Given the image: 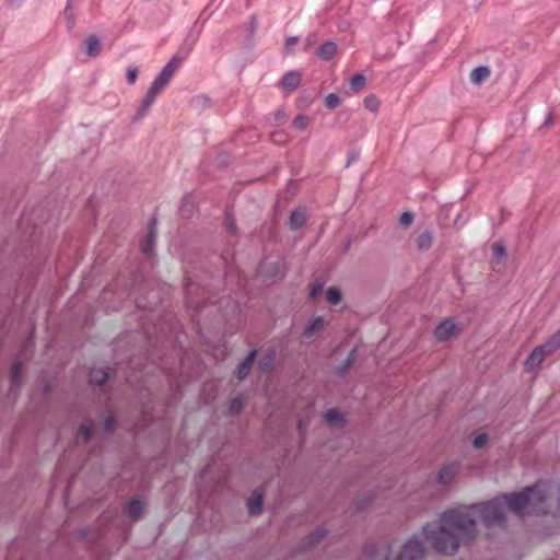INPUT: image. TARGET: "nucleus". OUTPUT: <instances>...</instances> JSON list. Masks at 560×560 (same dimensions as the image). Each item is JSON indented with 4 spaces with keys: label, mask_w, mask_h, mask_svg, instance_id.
<instances>
[{
    "label": "nucleus",
    "mask_w": 560,
    "mask_h": 560,
    "mask_svg": "<svg viewBox=\"0 0 560 560\" xmlns=\"http://www.w3.org/2000/svg\"><path fill=\"white\" fill-rule=\"evenodd\" d=\"M505 508L520 516L553 513L560 510V485L539 481L518 493L448 510L436 523L423 527L424 537L439 553L453 555L460 544L476 536L478 521L486 527L503 524Z\"/></svg>",
    "instance_id": "1"
},
{
    "label": "nucleus",
    "mask_w": 560,
    "mask_h": 560,
    "mask_svg": "<svg viewBox=\"0 0 560 560\" xmlns=\"http://www.w3.org/2000/svg\"><path fill=\"white\" fill-rule=\"evenodd\" d=\"M558 348H560V331L552 335L544 345L534 348L524 363L525 371L530 372L539 366L545 358L553 353Z\"/></svg>",
    "instance_id": "2"
},
{
    "label": "nucleus",
    "mask_w": 560,
    "mask_h": 560,
    "mask_svg": "<svg viewBox=\"0 0 560 560\" xmlns=\"http://www.w3.org/2000/svg\"><path fill=\"white\" fill-rule=\"evenodd\" d=\"M464 328L463 323L456 322L454 318H446L436 326L433 335L438 341H447L459 335Z\"/></svg>",
    "instance_id": "3"
},
{
    "label": "nucleus",
    "mask_w": 560,
    "mask_h": 560,
    "mask_svg": "<svg viewBox=\"0 0 560 560\" xmlns=\"http://www.w3.org/2000/svg\"><path fill=\"white\" fill-rule=\"evenodd\" d=\"M424 557V548L422 542L417 538H410L401 548L394 560H422Z\"/></svg>",
    "instance_id": "4"
},
{
    "label": "nucleus",
    "mask_w": 560,
    "mask_h": 560,
    "mask_svg": "<svg viewBox=\"0 0 560 560\" xmlns=\"http://www.w3.org/2000/svg\"><path fill=\"white\" fill-rule=\"evenodd\" d=\"M168 83H166L164 80H162L159 75L154 79L152 82L150 89L147 92V95L143 98L142 107L144 109L149 108L155 101L156 96L162 93V91L165 89V86Z\"/></svg>",
    "instance_id": "5"
},
{
    "label": "nucleus",
    "mask_w": 560,
    "mask_h": 560,
    "mask_svg": "<svg viewBox=\"0 0 560 560\" xmlns=\"http://www.w3.org/2000/svg\"><path fill=\"white\" fill-rule=\"evenodd\" d=\"M458 472L459 464L450 463L441 468L440 472L438 474L436 481L443 486L450 485Z\"/></svg>",
    "instance_id": "6"
},
{
    "label": "nucleus",
    "mask_w": 560,
    "mask_h": 560,
    "mask_svg": "<svg viewBox=\"0 0 560 560\" xmlns=\"http://www.w3.org/2000/svg\"><path fill=\"white\" fill-rule=\"evenodd\" d=\"M184 58L174 56L163 68L159 77L164 80L166 83L170 82L174 73L178 70L183 62Z\"/></svg>",
    "instance_id": "7"
},
{
    "label": "nucleus",
    "mask_w": 560,
    "mask_h": 560,
    "mask_svg": "<svg viewBox=\"0 0 560 560\" xmlns=\"http://www.w3.org/2000/svg\"><path fill=\"white\" fill-rule=\"evenodd\" d=\"M301 83V75L296 71H290L280 81L281 88L287 92L295 91Z\"/></svg>",
    "instance_id": "8"
},
{
    "label": "nucleus",
    "mask_w": 560,
    "mask_h": 560,
    "mask_svg": "<svg viewBox=\"0 0 560 560\" xmlns=\"http://www.w3.org/2000/svg\"><path fill=\"white\" fill-rule=\"evenodd\" d=\"M156 236V222L155 220H152L149 228V233L145 240L141 242V250L144 254L150 255L153 250V244Z\"/></svg>",
    "instance_id": "9"
},
{
    "label": "nucleus",
    "mask_w": 560,
    "mask_h": 560,
    "mask_svg": "<svg viewBox=\"0 0 560 560\" xmlns=\"http://www.w3.org/2000/svg\"><path fill=\"white\" fill-rule=\"evenodd\" d=\"M248 511L252 515H257L262 509V492L255 490L247 501Z\"/></svg>",
    "instance_id": "10"
},
{
    "label": "nucleus",
    "mask_w": 560,
    "mask_h": 560,
    "mask_svg": "<svg viewBox=\"0 0 560 560\" xmlns=\"http://www.w3.org/2000/svg\"><path fill=\"white\" fill-rule=\"evenodd\" d=\"M255 357H256V351L253 350L247 355V358L238 365L236 375L240 381L244 380L249 374V371L252 370Z\"/></svg>",
    "instance_id": "11"
},
{
    "label": "nucleus",
    "mask_w": 560,
    "mask_h": 560,
    "mask_svg": "<svg viewBox=\"0 0 560 560\" xmlns=\"http://www.w3.org/2000/svg\"><path fill=\"white\" fill-rule=\"evenodd\" d=\"M85 52L89 57H96L100 55L102 44L95 35H90L84 43Z\"/></svg>",
    "instance_id": "12"
},
{
    "label": "nucleus",
    "mask_w": 560,
    "mask_h": 560,
    "mask_svg": "<svg viewBox=\"0 0 560 560\" xmlns=\"http://www.w3.org/2000/svg\"><path fill=\"white\" fill-rule=\"evenodd\" d=\"M306 221V213L303 209L299 208L291 212L289 218V225L292 230H298L304 225Z\"/></svg>",
    "instance_id": "13"
},
{
    "label": "nucleus",
    "mask_w": 560,
    "mask_h": 560,
    "mask_svg": "<svg viewBox=\"0 0 560 560\" xmlns=\"http://www.w3.org/2000/svg\"><path fill=\"white\" fill-rule=\"evenodd\" d=\"M337 51V45L334 42L324 43L317 51V56L323 60L331 59Z\"/></svg>",
    "instance_id": "14"
},
{
    "label": "nucleus",
    "mask_w": 560,
    "mask_h": 560,
    "mask_svg": "<svg viewBox=\"0 0 560 560\" xmlns=\"http://www.w3.org/2000/svg\"><path fill=\"white\" fill-rule=\"evenodd\" d=\"M433 244V234L431 232L421 233L417 240L416 245L419 250H428Z\"/></svg>",
    "instance_id": "15"
},
{
    "label": "nucleus",
    "mask_w": 560,
    "mask_h": 560,
    "mask_svg": "<svg viewBox=\"0 0 560 560\" xmlns=\"http://www.w3.org/2000/svg\"><path fill=\"white\" fill-rule=\"evenodd\" d=\"M490 75V70L487 67L475 68L470 72V81L475 84L482 83Z\"/></svg>",
    "instance_id": "16"
},
{
    "label": "nucleus",
    "mask_w": 560,
    "mask_h": 560,
    "mask_svg": "<svg viewBox=\"0 0 560 560\" xmlns=\"http://www.w3.org/2000/svg\"><path fill=\"white\" fill-rule=\"evenodd\" d=\"M325 326V322L322 317L315 318L304 330V337L312 338L319 332Z\"/></svg>",
    "instance_id": "17"
},
{
    "label": "nucleus",
    "mask_w": 560,
    "mask_h": 560,
    "mask_svg": "<svg viewBox=\"0 0 560 560\" xmlns=\"http://www.w3.org/2000/svg\"><path fill=\"white\" fill-rule=\"evenodd\" d=\"M142 511H143V504H142V502H140L138 500L130 501V503L127 506L128 516H130L131 518H135V520L141 515Z\"/></svg>",
    "instance_id": "18"
},
{
    "label": "nucleus",
    "mask_w": 560,
    "mask_h": 560,
    "mask_svg": "<svg viewBox=\"0 0 560 560\" xmlns=\"http://www.w3.org/2000/svg\"><path fill=\"white\" fill-rule=\"evenodd\" d=\"M107 380H108V373L103 370L92 371V373L90 375V381L100 386L105 384L107 382Z\"/></svg>",
    "instance_id": "19"
},
{
    "label": "nucleus",
    "mask_w": 560,
    "mask_h": 560,
    "mask_svg": "<svg viewBox=\"0 0 560 560\" xmlns=\"http://www.w3.org/2000/svg\"><path fill=\"white\" fill-rule=\"evenodd\" d=\"M365 82L366 80L364 75L355 74L354 77H352L350 81V89L352 90V92L358 93L364 88Z\"/></svg>",
    "instance_id": "20"
},
{
    "label": "nucleus",
    "mask_w": 560,
    "mask_h": 560,
    "mask_svg": "<svg viewBox=\"0 0 560 560\" xmlns=\"http://www.w3.org/2000/svg\"><path fill=\"white\" fill-rule=\"evenodd\" d=\"M326 300L330 304H338L341 300V293L338 288L331 287L326 291Z\"/></svg>",
    "instance_id": "21"
},
{
    "label": "nucleus",
    "mask_w": 560,
    "mask_h": 560,
    "mask_svg": "<svg viewBox=\"0 0 560 560\" xmlns=\"http://www.w3.org/2000/svg\"><path fill=\"white\" fill-rule=\"evenodd\" d=\"M325 418L331 425H339L342 422V417L336 409L328 410Z\"/></svg>",
    "instance_id": "22"
},
{
    "label": "nucleus",
    "mask_w": 560,
    "mask_h": 560,
    "mask_svg": "<svg viewBox=\"0 0 560 560\" xmlns=\"http://www.w3.org/2000/svg\"><path fill=\"white\" fill-rule=\"evenodd\" d=\"M364 106L366 109H369L370 112L372 113H375L380 108V101L377 100V97L373 94L371 95H368L365 98H364Z\"/></svg>",
    "instance_id": "23"
},
{
    "label": "nucleus",
    "mask_w": 560,
    "mask_h": 560,
    "mask_svg": "<svg viewBox=\"0 0 560 560\" xmlns=\"http://www.w3.org/2000/svg\"><path fill=\"white\" fill-rule=\"evenodd\" d=\"M310 120L305 115H299L293 119V127L298 130H304L308 126Z\"/></svg>",
    "instance_id": "24"
},
{
    "label": "nucleus",
    "mask_w": 560,
    "mask_h": 560,
    "mask_svg": "<svg viewBox=\"0 0 560 560\" xmlns=\"http://www.w3.org/2000/svg\"><path fill=\"white\" fill-rule=\"evenodd\" d=\"M492 254H493V257L497 259V260H501L503 259L505 256H506V250H505V247L503 244L501 243H494L492 245Z\"/></svg>",
    "instance_id": "25"
},
{
    "label": "nucleus",
    "mask_w": 560,
    "mask_h": 560,
    "mask_svg": "<svg viewBox=\"0 0 560 560\" xmlns=\"http://www.w3.org/2000/svg\"><path fill=\"white\" fill-rule=\"evenodd\" d=\"M21 372H22V364L21 362H15L12 366L11 371V381L12 384H19L21 382Z\"/></svg>",
    "instance_id": "26"
},
{
    "label": "nucleus",
    "mask_w": 560,
    "mask_h": 560,
    "mask_svg": "<svg viewBox=\"0 0 560 560\" xmlns=\"http://www.w3.org/2000/svg\"><path fill=\"white\" fill-rule=\"evenodd\" d=\"M325 105L329 109H335L340 105V98L337 94L330 93L325 98Z\"/></svg>",
    "instance_id": "27"
},
{
    "label": "nucleus",
    "mask_w": 560,
    "mask_h": 560,
    "mask_svg": "<svg viewBox=\"0 0 560 560\" xmlns=\"http://www.w3.org/2000/svg\"><path fill=\"white\" fill-rule=\"evenodd\" d=\"M243 408V401L241 398H234L229 404V412L231 415L238 413Z\"/></svg>",
    "instance_id": "28"
},
{
    "label": "nucleus",
    "mask_w": 560,
    "mask_h": 560,
    "mask_svg": "<svg viewBox=\"0 0 560 560\" xmlns=\"http://www.w3.org/2000/svg\"><path fill=\"white\" fill-rule=\"evenodd\" d=\"M70 3H71V0H68V3L65 8V18L67 19L69 28H72L74 25V16H73V11H72Z\"/></svg>",
    "instance_id": "29"
},
{
    "label": "nucleus",
    "mask_w": 560,
    "mask_h": 560,
    "mask_svg": "<svg viewBox=\"0 0 560 560\" xmlns=\"http://www.w3.org/2000/svg\"><path fill=\"white\" fill-rule=\"evenodd\" d=\"M260 370L264 372H268L272 369L273 365V354H267L265 358L260 361Z\"/></svg>",
    "instance_id": "30"
},
{
    "label": "nucleus",
    "mask_w": 560,
    "mask_h": 560,
    "mask_svg": "<svg viewBox=\"0 0 560 560\" xmlns=\"http://www.w3.org/2000/svg\"><path fill=\"white\" fill-rule=\"evenodd\" d=\"M93 433V428L91 424H82L79 429V436H81L84 441H88Z\"/></svg>",
    "instance_id": "31"
},
{
    "label": "nucleus",
    "mask_w": 560,
    "mask_h": 560,
    "mask_svg": "<svg viewBox=\"0 0 560 560\" xmlns=\"http://www.w3.org/2000/svg\"><path fill=\"white\" fill-rule=\"evenodd\" d=\"M488 442V435L486 433H480L478 434L474 441H472V445L476 447V448H481L483 447Z\"/></svg>",
    "instance_id": "32"
},
{
    "label": "nucleus",
    "mask_w": 560,
    "mask_h": 560,
    "mask_svg": "<svg viewBox=\"0 0 560 560\" xmlns=\"http://www.w3.org/2000/svg\"><path fill=\"white\" fill-rule=\"evenodd\" d=\"M413 222V215L410 212H404L399 218V223L402 226H409Z\"/></svg>",
    "instance_id": "33"
},
{
    "label": "nucleus",
    "mask_w": 560,
    "mask_h": 560,
    "mask_svg": "<svg viewBox=\"0 0 560 560\" xmlns=\"http://www.w3.org/2000/svg\"><path fill=\"white\" fill-rule=\"evenodd\" d=\"M138 79V69L137 68H129L127 70V81L129 84H135Z\"/></svg>",
    "instance_id": "34"
},
{
    "label": "nucleus",
    "mask_w": 560,
    "mask_h": 560,
    "mask_svg": "<svg viewBox=\"0 0 560 560\" xmlns=\"http://www.w3.org/2000/svg\"><path fill=\"white\" fill-rule=\"evenodd\" d=\"M324 536H325V530H322V529L317 530L316 533H314L310 536L308 545L312 546V545L318 542L319 539H322Z\"/></svg>",
    "instance_id": "35"
},
{
    "label": "nucleus",
    "mask_w": 560,
    "mask_h": 560,
    "mask_svg": "<svg viewBox=\"0 0 560 560\" xmlns=\"http://www.w3.org/2000/svg\"><path fill=\"white\" fill-rule=\"evenodd\" d=\"M298 42H299V37H296V36L288 37V38L285 39V48H287V49H291V48H293V46H294V45H296V44H298Z\"/></svg>",
    "instance_id": "36"
},
{
    "label": "nucleus",
    "mask_w": 560,
    "mask_h": 560,
    "mask_svg": "<svg viewBox=\"0 0 560 560\" xmlns=\"http://www.w3.org/2000/svg\"><path fill=\"white\" fill-rule=\"evenodd\" d=\"M115 427V419L113 417H107L104 422V428L106 431H112Z\"/></svg>",
    "instance_id": "37"
},
{
    "label": "nucleus",
    "mask_w": 560,
    "mask_h": 560,
    "mask_svg": "<svg viewBox=\"0 0 560 560\" xmlns=\"http://www.w3.org/2000/svg\"><path fill=\"white\" fill-rule=\"evenodd\" d=\"M382 557H383V560H392L390 559V552H389L388 548H384V550L382 552Z\"/></svg>",
    "instance_id": "38"
},
{
    "label": "nucleus",
    "mask_w": 560,
    "mask_h": 560,
    "mask_svg": "<svg viewBox=\"0 0 560 560\" xmlns=\"http://www.w3.org/2000/svg\"><path fill=\"white\" fill-rule=\"evenodd\" d=\"M320 289H322L320 287L314 285L311 290V298H315L319 293Z\"/></svg>",
    "instance_id": "39"
},
{
    "label": "nucleus",
    "mask_w": 560,
    "mask_h": 560,
    "mask_svg": "<svg viewBox=\"0 0 560 560\" xmlns=\"http://www.w3.org/2000/svg\"><path fill=\"white\" fill-rule=\"evenodd\" d=\"M226 225H228V229L234 233L235 231V224L233 222H231L229 219L226 220Z\"/></svg>",
    "instance_id": "40"
},
{
    "label": "nucleus",
    "mask_w": 560,
    "mask_h": 560,
    "mask_svg": "<svg viewBox=\"0 0 560 560\" xmlns=\"http://www.w3.org/2000/svg\"><path fill=\"white\" fill-rule=\"evenodd\" d=\"M277 137H281V138H283V136H282V135H280V133H272L271 138H272V141H273V142H279V141H280V140H277Z\"/></svg>",
    "instance_id": "41"
},
{
    "label": "nucleus",
    "mask_w": 560,
    "mask_h": 560,
    "mask_svg": "<svg viewBox=\"0 0 560 560\" xmlns=\"http://www.w3.org/2000/svg\"><path fill=\"white\" fill-rule=\"evenodd\" d=\"M353 357H354V351H352V352L350 353V355H349V361H350V360H352V359H353Z\"/></svg>",
    "instance_id": "42"
},
{
    "label": "nucleus",
    "mask_w": 560,
    "mask_h": 560,
    "mask_svg": "<svg viewBox=\"0 0 560 560\" xmlns=\"http://www.w3.org/2000/svg\"><path fill=\"white\" fill-rule=\"evenodd\" d=\"M277 140H280L278 143L284 141L281 137H277Z\"/></svg>",
    "instance_id": "43"
},
{
    "label": "nucleus",
    "mask_w": 560,
    "mask_h": 560,
    "mask_svg": "<svg viewBox=\"0 0 560 560\" xmlns=\"http://www.w3.org/2000/svg\"><path fill=\"white\" fill-rule=\"evenodd\" d=\"M363 506H364V505H363V504H361V503H359V504H358V509H363Z\"/></svg>",
    "instance_id": "44"
}]
</instances>
